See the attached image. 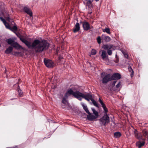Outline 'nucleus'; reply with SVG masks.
Here are the masks:
<instances>
[{
  "label": "nucleus",
  "mask_w": 148,
  "mask_h": 148,
  "mask_svg": "<svg viewBox=\"0 0 148 148\" xmlns=\"http://www.w3.org/2000/svg\"><path fill=\"white\" fill-rule=\"evenodd\" d=\"M4 25L7 28L10 29V27L8 23L6 22V23L5 24H4Z\"/></svg>",
  "instance_id": "nucleus-32"
},
{
  "label": "nucleus",
  "mask_w": 148,
  "mask_h": 148,
  "mask_svg": "<svg viewBox=\"0 0 148 148\" xmlns=\"http://www.w3.org/2000/svg\"><path fill=\"white\" fill-rule=\"evenodd\" d=\"M17 27L16 26L14 25L12 27H10V30L13 32H14L17 31Z\"/></svg>",
  "instance_id": "nucleus-22"
},
{
  "label": "nucleus",
  "mask_w": 148,
  "mask_h": 148,
  "mask_svg": "<svg viewBox=\"0 0 148 148\" xmlns=\"http://www.w3.org/2000/svg\"><path fill=\"white\" fill-rule=\"evenodd\" d=\"M128 70L129 72H130L131 77H132L134 75V71L130 66L128 67Z\"/></svg>",
  "instance_id": "nucleus-21"
},
{
  "label": "nucleus",
  "mask_w": 148,
  "mask_h": 148,
  "mask_svg": "<svg viewBox=\"0 0 148 148\" xmlns=\"http://www.w3.org/2000/svg\"><path fill=\"white\" fill-rule=\"evenodd\" d=\"M99 101L100 103H101L102 102H103L100 98L99 99Z\"/></svg>",
  "instance_id": "nucleus-42"
},
{
  "label": "nucleus",
  "mask_w": 148,
  "mask_h": 148,
  "mask_svg": "<svg viewBox=\"0 0 148 148\" xmlns=\"http://www.w3.org/2000/svg\"><path fill=\"white\" fill-rule=\"evenodd\" d=\"M20 40L24 43L28 48L34 49L36 53H40L47 49L49 44L46 40H40L38 39L35 40L32 43L24 38H20Z\"/></svg>",
  "instance_id": "nucleus-1"
},
{
  "label": "nucleus",
  "mask_w": 148,
  "mask_h": 148,
  "mask_svg": "<svg viewBox=\"0 0 148 148\" xmlns=\"http://www.w3.org/2000/svg\"><path fill=\"white\" fill-rule=\"evenodd\" d=\"M92 13V12H91L90 13V14H91Z\"/></svg>",
  "instance_id": "nucleus-52"
},
{
  "label": "nucleus",
  "mask_w": 148,
  "mask_h": 148,
  "mask_svg": "<svg viewBox=\"0 0 148 148\" xmlns=\"http://www.w3.org/2000/svg\"><path fill=\"white\" fill-rule=\"evenodd\" d=\"M91 54L92 55H94L96 54V53H97V51L95 49H92L91 50Z\"/></svg>",
  "instance_id": "nucleus-28"
},
{
  "label": "nucleus",
  "mask_w": 148,
  "mask_h": 148,
  "mask_svg": "<svg viewBox=\"0 0 148 148\" xmlns=\"http://www.w3.org/2000/svg\"><path fill=\"white\" fill-rule=\"evenodd\" d=\"M86 5H87L89 8H91L93 6L92 2L91 0H88L86 3Z\"/></svg>",
  "instance_id": "nucleus-20"
},
{
  "label": "nucleus",
  "mask_w": 148,
  "mask_h": 148,
  "mask_svg": "<svg viewBox=\"0 0 148 148\" xmlns=\"http://www.w3.org/2000/svg\"><path fill=\"white\" fill-rule=\"evenodd\" d=\"M98 43L100 44L101 43V39L100 37L99 36L97 38Z\"/></svg>",
  "instance_id": "nucleus-29"
},
{
  "label": "nucleus",
  "mask_w": 148,
  "mask_h": 148,
  "mask_svg": "<svg viewBox=\"0 0 148 148\" xmlns=\"http://www.w3.org/2000/svg\"><path fill=\"white\" fill-rule=\"evenodd\" d=\"M102 108H103V109L106 107V106L105 105H104L103 106H102Z\"/></svg>",
  "instance_id": "nucleus-44"
},
{
  "label": "nucleus",
  "mask_w": 148,
  "mask_h": 148,
  "mask_svg": "<svg viewBox=\"0 0 148 148\" xmlns=\"http://www.w3.org/2000/svg\"><path fill=\"white\" fill-rule=\"evenodd\" d=\"M99 0H95V1H99Z\"/></svg>",
  "instance_id": "nucleus-50"
},
{
  "label": "nucleus",
  "mask_w": 148,
  "mask_h": 148,
  "mask_svg": "<svg viewBox=\"0 0 148 148\" xmlns=\"http://www.w3.org/2000/svg\"><path fill=\"white\" fill-rule=\"evenodd\" d=\"M44 63L46 66L49 68H52L54 66V63L51 60L44 59Z\"/></svg>",
  "instance_id": "nucleus-7"
},
{
  "label": "nucleus",
  "mask_w": 148,
  "mask_h": 148,
  "mask_svg": "<svg viewBox=\"0 0 148 148\" xmlns=\"http://www.w3.org/2000/svg\"><path fill=\"white\" fill-rule=\"evenodd\" d=\"M1 47V44H0V47Z\"/></svg>",
  "instance_id": "nucleus-51"
},
{
  "label": "nucleus",
  "mask_w": 148,
  "mask_h": 148,
  "mask_svg": "<svg viewBox=\"0 0 148 148\" xmlns=\"http://www.w3.org/2000/svg\"><path fill=\"white\" fill-rule=\"evenodd\" d=\"M143 136L145 138H148V132L145 130H143L142 131Z\"/></svg>",
  "instance_id": "nucleus-17"
},
{
  "label": "nucleus",
  "mask_w": 148,
  "mask_h": 148,
  "mask_svg": "<svg viewBox=\"0 0 148 148\" xmlns=\"http://www.w3.org/2000/svg\"><path fill=\"white\" fill-rule=\"evenodd\" d=\"M135 137L138 139L139 140H145V139H143V136L141 135H138H138L137 136H136Z\"/></svg>",
  "instance_id": "nucleus-24"
},
{
  "label": "nucleus",
  "mask_w": 148,
  "mask_h": 148,
  "mask_svg": "<svg viewBox=\"0 0 148 148\" xmlns=\"http://www.w3.org/2000/svg\"><path fill=\"white\" fill-rule=\"evenodd\" d=\"M77 95V90L74 92L71 88L68 89L63 98L62 103L64 104H66V103L67 102V99L71 95H72L74 97L77 98L78 97Z\"/></svg>",
  "instance_id": "nucleus-2"
},
{
  "label": "nucleus",
  "mask_w": 148,
  "mask_h": 148,
  "mask_svg": "<svg viewBox=\"0 0 148 148\" xmlns=\"http://www.w3.org/2000/svg\"><path fill=\"white\" fill-rule=\"evenodd\" d=\"M80 29L79 24V23H77L75 25V28L74 29L73 32L74 33L77 32Z\"/></svg>",
  "instance_id": "nucleus-13"
},
{
  "label": "nucleus",
  "mask_w": 148,
  "mask_h": 148,
  "mask_svg": "<svg viewBox=\"0 0 148 148\" xmlns=\"http://www.w3.org/2000/svg\"><path fill=\"white\" fill-rule=\"evenodd\" d=\"M121 77V75L118 73H115L111 75L112 81L115 80H118Z\"/></svg>",
  "instance_id": "nucleus-9"
},
{
  "label": "nucleus",
  "mask_w": 148,
  "mask_h": 148,
  "mask_svg": "<svg viewBox=\"0 0 148 148\" xmlns=\"http://www.w3.org/2000/svg\"><path fill=\"white\" fill-rule=\"evenodd\" d=\"M107 52L109 55H111L112 53V51L110 50H108Z\"/></svg>",
  "instance_id": "nucleus-35"
},
{
  "label": "nucleus",
  "mask_w": 148,
  "mask_h": 148,
  "mask_svg": "<svg viewBox=\"0 0 148 148\" xmlns=\"http://www.w3.org/2000/svg\"><path fill=\"white\" fill-rule=\"evenodd\" d=\"M82 27L83 29L85 31H88L90 29V26L89 23L86 21H84L82 22Z\"/></svg>",
  "instance_id": "nucleus-8"
},
{
  "label": "nucleus",
  "mask_w": 148,
  "mask_h": 148,
  "mask_svg": "<svg viewBox=\"0 0 148 148\" xmlns=\"http://www.w3.org/2000/svg\"><path fill=\"white\" fill-rule=\"evenodd\" d=\"M99 121L101 126H106L110 122V118L108 114H104V115L99 119Z\"/></svg>",
  "instance_id": "nucleus-4"
},
{
  "label": "nucleus",
  "mask_w": 148,
  "mask_h": 148,
  "mask_svg": "<svg viewBox=\"0 0 148 148\" xmlns=\"http://www.w3.org/2000/svg\"><path fill=\"white\" fill-rule=\"evenodd\" d=\"M82 107L84 110L87 113H89V111L86 105H85L83 103H82Z\"/></svg>",
  "instance_id": "nucleus-19"
},
{
  "label": "nucleus",
  "mask_w": 148,
  "mask_h": 148,
  "mask_svg": "<svg viewBox=\"0 0 148 148\" xmlns=\"http://www.w3.org/2000/svg\"><path fill=\"white\" fill-rule=\"evenodd\" d=\"M48 121L49 122H50V119H49L48 120Z\"/></svg>",
  "instance_id": "nucleus-49"
},
{
  "label": "nucleus",
  "mask_w": 148,
  "mask_h": 148,
  "mask_svg": "<svg viewBox=\"0 0 148 148\" xmlns=\"http://www.w3.org/2000/svg\"><path fill=\"white\" fill-rule=\"evenodd\" d=\"M62 107L63 108H64L65 107L63 105H62Z\"/></svg>",
  "instance_id": "nucleus-48"
},
{
  "label": "nucleus",
  "mask_w": 148,
  "mask_h": 148,
  "mask_svg": "<svg viewBox=\"0 0 148 148\" xmlns=\"http://www.w3.org/2000/svg\"><path fill=\"white\" fill-rule=\"evenodd\" d=\"M104 39L106 42H108L110 41L111 39L108 36H105L104 37Z\"/></svg>",
  "instance_id": "nucleus-25"
},
{
  "label": "nucleus",
  "mask_w": 148,
  "mask_h": 148,
  "mask_svg": "<svg viewBox=\"0 0 148 148\" xmlns=\"http://www.w3.org/2000/svg\"><path fill=\"white\" fill-rule=\"evenodd\" d=\"M91 109L93 112H95L96 111V110L94 108H92Z\"/></svg>",
  "instance_id": "nucleus-41"
},
{
  "label": "nucleus",
  "mask_w": 148,
  "mask_h": 148,
  "mask_svg": "<svg viewBox=\"0 0 148 148\" xmlns=\"http://www.w3.org/2000/svg\"><path fill=\"white\" fill-rule=\"evenodd\" d=\"M6 41L8 45H9L17 49L22 48V47L19 45L15 41L11 38L7 39Z\"/></svg>",
  "instance_id": "nucleus-5"
},
{
  "label": "nucleus",
  "mask_w": 148,
  "mask_h": 148,
  "mask_svg": "<svg viewBox=\"0 0 148 148\" xmlns=\"http://www.w3.org/2000/svg\"><path fill=\"white\" fill-rule=\"evenodd\" d=\"M116 81H113L112 83V87H114V86L116 83Z\"/></svg>",
  "instance_id": "nucleus-37"
},
{
  "label": "nucleus",
  "mask_w": 148,
  "mask_h": 148,
  "mask_svg": "<svg viewBox=\"0 0 148 148\" xmlns=\"http://www.w3.org/2000/svg\"><path fill=\"white\" fill-rule=\"evenodd\" d=\"M77 95L78 97L77 98L80 101L82 100L81 97L84 98L88 101H89L90 100H91L92 98V96L91 95L88 93L84 95L77 90Z\"/></svg>",
  "instance_id": "nucleus-3"
},
{
  "label": "nucleus",
  "mask_w": 148,
  "mask_h": 148,
  "mask_svg": "<svg viewBox=\"0 0 148 148\" xmlns=\"http://www.w3.org/2000/svg\"><path fill=\"white\" fill-rule=\"evenodd\" d=\"M101 105V106L105 105V104L103 103V102H102L101 103H100Z\"/></svg>",
  "instance_id": "nucleus-43"
},
{
  "label": "nucleus",
  "mask_w": 148,
  "mask_h": 148,
  "mask_svg": "<svg viewBox=\"0 0 148 148\" xmlns=\"http://www.w3.org/2000/svg\"><path fill=\"white\" fill-rule=\"evenodd\" d=\"M132 127L133 128V127L132 126Z\"/></svg>",
  "instance_id": "nucleus-53"
},
{
  "label": "nucleus",
  "mask_w": 148,
  "mask_h": 148,
  "mask_svg": "<svg viewBox=\"0 0 148 148\" xmlns=\"http://www.w3.org/2000/svg\"><path fill=\"white\" fill-rule=\"evenodd\" d=\"M88 114L87 116V119L90 121H92L93 120L97 118L93 114H92L90 112L89 113H88Z\"/></svg>",
  "instance_id": "nucleus-11"
},
{
  "label": "nucleus",
  "mask_w": 148,
  "mask_h": 148,
  "mask_svg": "<svg viewBox=\"0 0 148 148\" xmlns=\"http://www.w3.org/2000/svg\"><path fill=\"white\" fill-rule=\"evenodd\" d=\"M101 56L102 58L103 59L108 57V56L107 55L106 51L104 50L102 51Z\"/></svg>",
  "instance_id": "nucleus-14"
},
{
  "label": "nucleus",
  "mask_w": 148,
  "mask_h": 148,
  "mask_svg": "<svg viewBox=\"0 0 148 148\" xmlns=\"http://www.w3.org/2000/svg\"><path fill=\"white\" fill-rule=\"evenodd\" d=\"M90 29L93 28V27L92 26H90Z\"/></svg>",
  "instance_id": "nucleus-47"
},
{
  "label": "nucleus",
  "mask_w": 148,
  "mask_h": 148,
  "mask_svg": "<svg viewBox=\"0 0 148 148\" xmlns=\"http://www.w3.org/2000/svg\"><path fill=\"white\" fill-rule=\"evenodd\" d=\"M101 77L102 78V82L106 84L112 81L111 74H108L105 75V73H102L101 74Z\"/></svg>",
  "instance_id": "nucleus-6"
},
{
  "label": "nucleus",
  "mask_w": 148,
  "mask_h": 148,
  "mask_svg": "<svg viewBox=\"0 0 148 148\" xmlns=\"http://www.w3.org/2000/svg\"><path fill=\"white\" fill-rule=\"evenodd\" d=\"M93 113L95 114V116L97 118L99 116L98 112L96 110L95 112H93Z\"/></svg>",
  "instance_id": "nucleus-31"
},
{
  "label": "nucleus",
  "mask_w": 148,
  "mask_h": 148,
  "mask_svg": "<svg viewBox=\"0 0 148 148\" xmlns=\"http://www.w3.org/2000/svg\"><path fill=\"white\" fill-rule=\"evenodd\" d=\"M6 18H7V20L8 21H10V17H9V16H8V17H7Z\"/></svg>",
  "instance_id": "nucleus-40"
},
{
  "label": "nucleus",
  "mask_w": 148,
  "mask_h": 148,
  "mask_svg": "<svg viewBox=\"0 0 148 148\" xmlns=\"http://www.w3.org/2000/svg\"><path fill=\"white\" fill-rule=\"evenodd\" d=\"M112 47V45H104L103 47L104 49L106 50H110Z\"/></svg>",
  "instance_id": "nucleus-15"
},
{
  "label": "nucleus",
  "mask_w": 148,
  "mask_h": 148,
  "mask_svg": "<svg viewBox=\"0 0 148 148\" xmlns=\"http://www.w3.org/2000/svg\"><path fill=\"white\" fill-rule=\"evenodd\" d=\"M0 19L3 22L4 24H5L6 23V21L2 17H0Z\"/></svg>",
  "instance_id": "nucleus-30"
},
{
  "label": "nucleus",
  "mask_w": 148,
  "mask_h": 148,
  "mask_svg": "<svg viewBox=\"0 0 148 148\" xmlns=\"http://www.w3.org/2000/svg\"><path fill=\"white\" fill-rule=\"evenodd\" d=\"M137 131L136 130L134 129V133L135 134V136H137L138 135V133H137Z\"/></svg>",
  "instance_id": "nucleus-36"
},
{
  "label": "nucleus",
  "mask_w": 148,
  "mask_h": 148,
  "mask_svg": "<svg viewBox=\"0 0 148 148\" xmlns=\"http://www.w3.org/2000/svg\"><path fill=\"white\" fill-rule=\"evenodd\" d=\"M58 51L57 50L56 51V54H58Z\"/></svg>",
  "instance_id": "nucleus-46"
},
{
  "label": "nucleus",
  "mask_w": 148,
  "mask_h": 148,
  "mask_svg": "<svg viewBox=\"0 0 148 148\" xmlns=\"http://www.w3.org/2000/svg\"><path fill=\"white\" fill-rule=\"evenodd\" d=\"M91 101H92V103L93 104V105L96 107H99V106L97 102H96L92 98L91 99Z\"/></svg>",
  "instance_id": "nucleus-23"
},
{
  "label": "nucleus",
  "mask_w": 148,
  "mask_h": 148,
  "mask_svg": "<svg viewBox=\"0 0 148 148\" xmlns=\"http://www.w3.org/2000/svg\"><path fill=\"white\" fill-rule=\"evenodd\" d=\"M13 48L12 47H9L5 51V53L8 54L11 53L12 51Z\"/></svg>",
  "instance_id": "nucleus-16"
},
{
  "label": "nucleus",
  "mask_w": 148,
  "mask_h": 148,
  "mask_svg": "<svg viewBox=\"0 0 148 148\" xmlns=\"http://www.w3.org/2000/svg\"><path fill=\"white\" fill-rule=\"evenodd\" d=\"M124 55L125 57L126 58H127L128 57V55L126 53H125V54L124 53Z\"/></svg>",
  "instance_id": "nucleus-38"
},
{
  "label": "nucleus",
  "mask_w": 148,
  "mask_h": 148,
  "mask_svg": "<svg viewBox=\"0 0 148 148\" xmlns=\"http://www.w3.org/2000/svg\"><path fill=\"white\" fill-rule=\"evenodd\" d=\"M23 11L29 15L30 16H32V13L29 7L25 6L23 9Z\"/></svg>",
  "instance_id": "nucleus-10"
},
{
  "label": "nucleus",
  "mask_w": 148,
  "mask_h": 148,
  "mask_svg": "<svg viewBox=\"0 0 148 148\" xmlns=\"http://www.w3.org/2000/svg\"><path fill=\"white\" fill-rule=\"evenodd\" d=\"M104 110L103 112L104 114H107V112H108V110L106 107L103 109Z\"/></svg>",
  "instance_id": "nucleus-33"
},
{
  "label": "nucleus",
  "mask_w": 148,
  "mask_h": 148,
  "mask_svg": "<svg viewBox=\"0 0 148 148\" xmlns=\"http://www.w3.org/2000/svg\"><path fill=\"white\" fill-rule=\"evenodd\" d=\"M121 85V83L120 82H119L116 85V88H119Z\"/></svg>",
  "instance_id": "nucleus-34"
},
{
  "label": "nucleus",
  "mask_w": 148,
  "mask_h": 148,
  "mask_svg": "<svg viewBox=\"0 0 148 148\" xmlns=\"http://www.w3.org/2000/svg\"><path fill=\"white\" fill-rule=\"evenodd\" d=\"M6 148H18L17 146H16L13 147H7Z\"/></svg>",
  "instance_id": "nucleus-39"
},
{
  "label": "nucleus",
  "mask_w": 148,
  "mask_h": 148,
  "mask_svg": "<svg viewBox=\"0 0 148 148\" xmlns=\"http://www.w3.org/2000/svg\"><path fill=\"white\" fill-rule=\"evenodd\" d=\"M103 32H106L109 34H110V29L109 28H106L103 30Z\"/></svg>",
  "instance_id": "nucleus-26"
},
{
  "label": "nucleus",
  "mask_w": 148,
  "mask_h": 148,
  "mask_svg": "<svg viewBox=\"0 0 148 148\" xmlns=\"http://www.w3.org/2000/svg\"><path fill=\"white\" fill-rule=\"evenodd\" d=\"M114 135V138H119L121 136V134L120 132H115Z\"/></svg>",
  "instance_id": "nucleus-18"
},
{
  "label": "nucleus",
  "mask_w": 148,
  "mask_h": 148,
  "mask_svg": "<svg viewBox=\"0 0 148 148\" xmlns=\"http://www.w3.org/2000/svg\"><path fill=\"white\" fill-rule=\"evenodd\" d=\"M145 144V140H143V142H141L140 141H139L136 143V145L138 148H140L142 146H143Z\"/></svg>",
  "instance_id": "nucleus-12"
},
{
  "label": "nucleus",
  "mask_w": 148,
  "mask_h": 148,
  "mask_svg": "<svg viewBox=\"0 0 148 148\" xmlns=\"http://www.w3.org/2000/svg\"><path fill=\"white\" fill-rule=\"evenodd\" d=\"M18 95L20 96H21L23 95V92H22L21 90L19 88V86H18Z\"/></svg>",
  "instance_id": "nucleus-27"
},
{
  "label": "nucleus",
  "mask_w": 148,
  "mask_h": 148,
  "mask_svg": "<svg viewBox=\"0 0 148 148\" xmlns=\"http://www.w3.org/2000/svg\"><path fill=\"white\" fill-rule=\"evenodd\" d=\"M15 53L17 54H19V52H15Z\"/></svg>",
  "instance_id": "nucleus-45"
}]
</instances>
